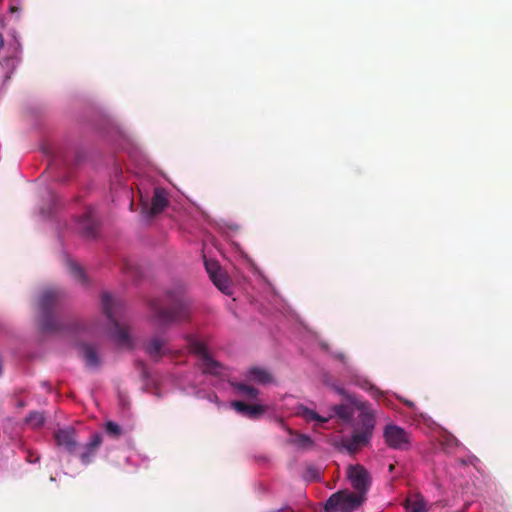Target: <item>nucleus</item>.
<instances>
[{"label": "nucleus", "instance_id": "5", "mask_svg": "<svg viewBox=\"0 0 512 512\" xmlns=\"http://www.w3.org/2000/svg\"><path fill=\"white\" fill-rule=\"evenodd\" d=\"M189 349L197 356L198 365L202 369L203 373L211 375L220 374L222 369L221 364L212 358L202 342L196 339H190Z\"/></svg>", "mask_w": 512, "mask_h": 512}, {"label": "nucleus", "instance_id": "18", "mask_svg": "<svg viewBox=\"0 0 512 512\" xmlns=\"http://www.w3.org/2000/svg\"><path fill=\"white\" fill-rule=\"evenodd\" d=\"M375 427L374 416L370 412H362L359 415V427L356 429L372 438Z\"/></svg>", "mask_w": 512, "mask_h": 512}, {"label": "nucleus", "instance_id": "28", "mask_svg": "<svg viewBox=\"0 0 512 512\" xmlns=\"http://www.w3.org/2000/svg\"><path fill=\"white\" fill-rule=\"evenodd\" d=\"M335 390H336L339 394H341V395L345 396L349 401H351V402H353V401H354L353 396H352V395H350V394H348V393H347L343 388L335 387Z\"/></svg>", "mask_w": 512, "mask_h": 512}, {"label": "nucleus", "instance_id": "15", "mask_svg": "<svg viewBox=\"0 0 512 512\" xmlns=\"http://www.w3.org/2000/svg\"><path fill=\"white\" fill-rule=\"evenodd\" d=\"M249 381L266 385L274 382L272 374L265 368L259 366L250 367L246 372Z\"/></svg>", "mask_w": 512, "mask_h": 512}, {"label": "nucleus", "instance_id": "14", "mask_svg": "<svg viewBox=\"0 0 512 512\" xmlns=\"http://www.w3.org/2000/svg\"><path fill=\"white\" fill-rule=\"evenodd\" d=\"M169 205V199L165 189L156 187L151 200L150 215L161 213Z\"/></svg>", "mask_w": 512, "mask_h": 512}, {"label": "nucleus", "instance_id": "7", "mask_svg": "<svg viewBox=\"0 0 512 512\" xmlns=\"http://www.w3.org/2000/svg\"><path fill=\"white\" fill-rule=\"evenodd\" d=\"M347 478L356 492L362 496H364L370 488L371 476L367 469L360 464L348 466Z\"/></svg>", "mask_w": 512, "mask_h": 512}, {"label": "nucleus", "instance_id": "19", "mask_svg": "<svg viewBox=\"0 0 512 512\" xmlns=\"http://www.w3.org/2000/svg\"><path fill=\"white\" fill-rule=\"evenodd\" d=\"M407 512H427L426 502L423 498L416 496L405 501Z\"/></svg>", "mask_w": 512, "mask_h": 512}, {"label": "nucleus", "instance_id": "13", "mask_svg": "<svg viewBox=\"0 0 512 512\" xmlns=\"http://www.w3.org/2000/svg\"><path fill=\"white\" fill-rule=\"evenodd\" d=\"M101 443L102 436L96 433L91 436L90 441L86 445L81 447L78 456L83 464L87 465L92 461Z\"/></svg>", "mask_w": 512, "mask_h": 512}, {"label": "nucleus", "instance_id": "3", "mask_svg": "<svg viewBox=\"0 0 512 512\" xmlns=\"http://www.w3.org/2000/svg\"><path fill=\"white\" fill-rule=\"evenodd\" d=\"M62 293L57 289L44 290L39 298V309L41 312L40 326L44 332L58 331L60 324L52 315V310L59 305Z\"/></svg>", "mask_w": 512, "mask_h": 512}, {"label": "nucleus", "instance_id": "23", "mask_svg": "<svg viewBox=\"0 0 512 512\" xmlns=\"http://www.w3.org/2000/svg\"><path fill=\"white\" fill-rule=\"evenodd\" d=\"M334 413L342 420L348 421L353 416V410L351 407L345 404L336 405L333 407Z\"/></svg>", "mask_w": 512, "mask_h": 512}, {"label": "nucleus", "instance_id": "4", "mask_svg": "<svg viewBox=\"0 0 512 512\" xmlns=\"http://www.w3.org/2000/svg\"><path fill=\"white\" fill-rule=\"evenodd\" d=\"M364 501V496L348 490L332 494L325 503V512H351Z\"/></svg>", "mask_w": 512, "mask_h": 512}, {"label": "nucleus", "instance_id": "1", "mask_svg": "<svg viewBox=\"0 0 512 512\" xmlns=\"http://www.w3.org/2000/svg\"><path fill=\"white\" fill-rule=\"evenodd\" d=\"M149 307L151 323L161 329L189 318V301L181 288L167 291L163 299L151 300Z\"/></svg>", "mask_w": 512, "mask_h": 512}, {"label": "nucleus", "instance_id": "32", "mask_svg": "<svg viewBox=\"0 0 512 512\" xmlns=\"http://www.w3.org/2000/svg\"><path fill=\"white\" fill-rule=\"evenodd\" d=\"M4 45V38H3V35L0 33V49L3 47Z\"/></svg>", "mask_w": 512, "mask_h": 512}, {"label": "nucleus", "instance_id": "10", "mask_svg": "<svg viewBox=\"0 0 512 512\" xmlns=\"http://www.w3.org/2000/svg\"><path fill=\"white\" fill-rule=\"evenodd\" d=\"M166 345V339L160 336H153L143 343V349L152 360L157 362L166 354Z\"/></svg>", "mask_w": 512, "mask_h": 512}, {"label": "nucleus", "instance_id": "24", "mask_svg": "<svg viewBox=\"0 0 512 512\" xmlns=\"http://www.w3.org/2000/svg\"><path fill=\"white\" fill-rule=\"evenodd\" d=\"M300 413H301V415L307 421H317V422H320V423H324V422L328 421L327 418L322 417L319 414H317L316 412H314L313 410H310V409L305 408V407H301V412Z\"/></svg>", "mask_w": 512, "mask_h": 512}, {"label": "nucleus", "instance_id": "34", "mask_svg": "<svg viewBox=\"0 0 512 512\" xmlns=\"http://www.w3.org/2000/svg\"><path fill=\"white\" fill-rule=\"evenodd\" d=\"M405 404H406L407 406H409V407H413V406H414L413 402L408 401V400H407V401H405Z\"/></svg>", "mask_w": 512, "mask_h": 512}, {"label": "nucleus", "instance_id": "8", "mask_svg": "<svg viewBox=\"0 0 512 512\" xmlns=\"http://www.w3.org/2000/svg\"><path fill=\"white\" fill-rule=\"evenodd\" d=\"M54 440L58 447L63 448L70 454L76 452L78 448V439L76 430L73 427H65L54 432Z\"/></svg>", "mask_w": 512, "mask_h": 512}, {"label": "nucleus", "instance_id": "20", "mask_svg": "<svg viewBox=\"0 0 512 512\" xmlns=\"http://www.w3.org/2000/svg\"><path fill=\"white\" fill-rule=\"evenodd\" d=\"M67 264H68L69 272L74 277V279L77 280L80 284H82L84 286L87 285L88 280H87L86 274L83 271L82 267L71 260H69Z\"/></svg>", "mask_w": 512, "mask_h": 512}, {"label": "nucleus", "instance_id": "6", "mask_svg": "<svg viewBox=\"0 0 512 512\" xmlns=\"http://www.w3.org/2000/svg\"><path fill=\"white\" fill-rule=\"evenodd\" d=\"M383 436L388 447L394 450L406 451L410 448L411 441L409 433L398 425H386Z\"/></svg>", "mask_w": 512, "mask_h": 512}, {"label": "nucleus", "instance_id": "17", "mask_svg": "<svg viewBox=\"0 0 512 512\" xmlns=\"http://www.w3.org/2000/svg\"><path fill=\"white\" fill-rule=\"evenodd\" d=\"M80 349L82 357L88 367L98 368L100 366L101 361L94 346L90 344H82Z\"/></svg>", "mask_w": 512, "mask_h": 512}, {"label": "nucleus", "instance_id": "27", "mask_svg": "<svg viewBox=\"0 0 512 512\" xmlns=\"http://www.w3.org/2000/svg\"><path fill=\"white\" fill-rule=\"evenodd\" d=\"M27 461L30 462V463H36L39 461L40 459V456L38 453L36 452H33V451H28V454H27V457H26Z\"/></svg>", "mask_w": 512, "mask_h": 512}, {"label": "nucleus", "instance_id": "12", "mask_svg": "<svg viewBox=\"0 0 512 512\" xmlns=\"http://www.w3.org/2000/svg\"><path fill=\"white\" fill-rule=\"evenodd\" d=\"M371 437L367 436L360 431L355 430L351 437L342 439V446L350 453L354 454L361 448L370 443Z\"/></svg>", "mask_w": 512, "mask_h": 512}, {"label": "nucleus", "instance_id": "16", "mask_svg": "<svg viewBox=\"0 0 512 512\" xmlns=\"http://www.w3.org/2000/svg\"><path fill=\"white\" fill-rule=\"evenodd\" d=\"M79 226L86 237H94L96 235L98 222L95 217L94 210H87V212L81 217Z\"/></svg>", "mask_w": 512, "mask_h": 512}, {"label": "nucleus", "instance_id": "29", "mask_svg": "<svg viewBox=\"0 0 512 512\" xmlns=\"http://www.w3.org/2000/svg\"><path fill=\"white\" fill-rule=\"evenodd\" d=\"M447 444H448V445H457V444H458V441H457V439H456L455 437H453V436H449V437L447 438Z\"/></svg>", "mask_w": 512, "mask_h": 512}, {"label": "nucleus", "instance_id": "25", "mask_svg": "<svg viewBox=\"0 0 512 512\" xmlns=\"http://www.w3.org/2000/svg\"><path fill=\"white\" fill-rule=\"evenodd\" d=\"M105 428L106 432L113 437H119L122 433L120 426L113 421H108Z\"/></svg>", "mask_w": 512, "mask_h": 512}, {"label": "nucleus", "instance_id": "21", "mask_svg": "<svg viewBox=\"0 0 512 512\" xmlns=\"http://www.w3.org/2000/svg\"><path fill=\"white\" fill-rule=\"evenodd\" d=\"M231 385L235 388L237 393L247 397L248 399H256L259 394L258 389L247 384L232 382Z\"/></svg>", "mask_w": 512, "mask_h": 512}, {"label": "nucleus", "instance_id": "2", "mask_svg": "<svg viewBox=\"0 0 512 512\" xmlns=\"http://www.w3.org/2000/svg\"><path fill=\"white\" fill-rule=\"evenodd\" d=\"M101 306L107 319L113 326L112 336L116 344L120 347L132 348L133 341L127 328L118 322V317L122 315L124 304L120 300H115L108 293L101 296Z\"/></svg>", "mask_w": 512, "mask_h": 512}, {"label": "nucleus", "instance_id": "31", "mask_svg": "<svg viewBox=\"0 0 512 512\" xmlns=\"http://www.w3.org/2000/svg\"><path fill=\"white\" fill-rule=\"evenodd\" d=\"M337 358H338L339 360H341L342 362H345V359H346L345 355H344V354H342V353L338 354V355H337Z\"/></svg>", "mask_w": 512, "mask_h": 512}, {"label": "nucleus", "instance_id": "30", "mask_svg": "<svg viewBox=\"0 0 512 512\" xmlns=\"http://www.w3.org/2000/svg\"><path fill=\"white\" fill-rule=\"evenodd\" d=\"M209 400L215 403H219V398L216 394H209Z\"/></svg>", "mask_w": 512, "mask_h": 512}, {"label": "nucleus", "instance_id": "11", "mask_svg": "<svg viewBox=\"0 0 512 512\" xmlns=\"http://www.w3.org/2000/svg\"><path fill=\"white\" fill-rule=\"evenodd\" d=\"M203 257L205 268L209 275V278L211 279L213 284L219 289V291L224 292V279L220 263L215 259L208 258L206 255H204Z\"/></svg>", "mask_w": 512, "mask_h": 512}, {"label": "nucleus", "instance_id": "9", "mask_svg": "<svg viewBox=\"0 0 512 512\" xmlns=\"http://www.w3.org/2000/svg\"><path fill=\"white\" fill-rule=\"evenodd\" d=\"M231 407L238 414L251 420H259L268 411L267 405L248 404L244 401H232Z\"/></svg>", "mask_w": 512, "mask_h": 512}, {"label": "nucleus", "instance_id": "22", "mask_svg": "<svg viewBox=\"0 0 512 512\" xmlns=\"http://www.w3.org/2000/svg\"><path fill=\"white\" fill-rule=\"evenodd\" d=\"M26 423L32 428H39L44 424L45 417L41 412H30L25 419Z\"/></svg>", "mask_w": 512, "mask_h": 512}, {"label": "nucleus", "instance_id": "35", "mask_svg": "<svg viewBox=\"0 0 512 512\" xmlns=\"http://www.w3.org/2000/svg\"><path fill=\"white\" fill-rule=\"evenodd\" d=\"M18 406H19V407H24V406H25V403H24L23 401H19Z\"/></svg>", "mask_w": 512, "mask_h": 512}, {"label": "nucleus", "instance_id": "26", "mask_svg": "<svg viewBox=\"0 0 512 512\" xmlns=\"http://www.w3.org/2000/svg\"><path fill=\"white\" fill-rule=\"evenodd\" d=\"M294 443L297 444L299 447H309L312 445V440L309 436L304 434H298L296 438L294 439Z\"/></svg>", "mask_w": 512, "mask_h": 512}, {"label": "nucleus", "instance_id": "33", "mask_svg": "<svg viewBox=\"0 0 512 512\" xmlns=\"http://www.w3.org/2000/svg\"><path fill=\"white\" fill-rule=\"evenodd\" d=\"M394 469H395V465L394 464H390L389 467H388V471L390 473H392L394 471Z\"/></svg>", "mask_w": 512, "mask_h": 512}]
</instances>
